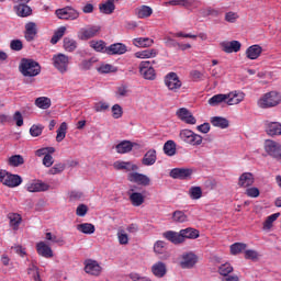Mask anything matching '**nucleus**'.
<instances>
[{
  "label": "nucleus",
  "instance_id": "40",
  "mask_svg": "<svg viewBox=\"0 0 281 281\" xmlns=\"http://www.w3.org/2000/svg\"><path fill=\"white\" fill-rule=\"evenodd\" d=\"M201 14L202 16H212L213 19H218V16L223 14V11H221V9L207 7L205 9H202Z\"/></svg>",
  "mask_w": 281,
  "mask_h": 281
},
{
  "label": "nucleus",
  "instance_id": "32",
  "mask_svg": "<svg viewBox=\"0 0 281 281\" xmlns=\"http://www.w3.org/2000/svg\"><path fill=\"white\" fill-rule=\"evenodd\" d=\"M115 1L119 0H108L99 5L101 14H113L115 12Z\"/></svg>",
  "mask_w": 281,
  "mask_h": 281
},
{
  "label": "nucleus",
  "instance_id": "6",
  "mask_svg": "<svg viewBox=\"0 0 281 281\" xmlns=\"http://www.w3.org/2000/svg\"><path fill=\"white\" fill-rule=\"evenodd\" d=\"M153 63H155V60H145L139 64V74L145 80H155L157 78Z\"/></svg>",
  "mask_w": 281,
  "mask_h": 281
},
{
  "label": "nucleus",
  "instance_id": "56",
  "mask_svg": "<svg viewBox=\"0 0 281 281\" xmlns=\"http://www.w3.org/2000/svg\"><path fill=\"white\" fill-rule=\"evenodd\" d=\"M190 198L193 199L194 201L201 199L203 196V190H201V187H192L189 190Z\"/></svg>",
  "mask_w": 281,
  "mask_h": 281
},
{
  "label": "nucleus",
  "instance_id": "61",
  "mask_svg": "<svg viewBox=\"0 0 281 281\" xmlns=\"http://www.w3.org/2000/svg\"><path fill=\"white\" fill-rule=\"evenodd\" d=\"M43 128H45L43 125H32L30 134L32 137H41V135H43Z\"/></svg>",
  "mask_w": 281,
  "mask_h": 281
},
{
  "label": "nucleus",
  "instance_id": "23",
  "mask_svg": "<svg viewBox=\"0 0 281 281\" xmlns=\"http://www.w3.org/2000/svg\"><path fill=\"white\" fill-rule=\"evenodd\" d=\"M194 265H196V255L188 252L182 256V261L180 262L182 269H192Z\"/></svg>",
  "mask_w": 281,
  "mask_h": 281
},
{
  "label": "nucleus",
  "instance_id": "13",
  "mask_svg": "<svg viewBox=\"0 0 281 281\" xmlns=\"http://www.w3.org/2000/svg\"><path fill=\"white\" fill-rule=\"evenodd\" d=\"M127 181H131V183H137V186H150V178L138 172H130L127 175Z\"/></svg>",
  "mask_w": 281,
  "mask_h": 281
},
{
  "label": "nucleus",
  "instance_id": "3",
  "mask_svg": "<svg viewBox=\"0 0 281 281\" xmlns=\"http://www.w3.org/2000/svg\"><path fill=\"white\" fill-rule=\"evenodd\" d=\"M0 182L7 188H19L23 183V178L19 175H12L3 169H0Z\"/></svg>",
  "mask_w": 281,
  "mask_h": 281
},
{
  "label": "nucleus",
  "instance_id": "7",
  "mask_svg": "<svg viewBox=\"0 0 281 281\" xmlns=\"http://www.w3.org/2000/svg\"><path fill=\"white\" fill-rule=\"evenodd\" d=\"M53 65L59 74H67L69 69V56L59 53L53 56Z\"/></svg>",
  "mask_w": 281,
  "mask_h": 281
},
{
  "label": "nucleus",
  "instance_id": "39",
  "mask_svg": "<svg viewBox=\"0 0 281 281\" xmlns=\"http://www.w3.org/2000/svg\"><path fill=\"white\" fill-rule=\"evenodd\" d=\"M77 231L81 232V234H87V235L95 234V225L91 223L78 224Z\"/></svg>",
  "mask_w": 281,
  "mask_h": 281
},
{
  "label": "nucleus",
  "instance_id": "47",
  "mask_svg": "<svg viewBox=\"0 0 281 281\" xmlns=\"http://www.w3.org/2000/svg\"><path fill=\"white\" fill-rule=\"evenodd\" d=\"M65 32H67V27L65 26H60L58 31H55L53 37L50 38L52 45H56V43H58V41L65 36Z\"/></svg>",
  "mask_w": 281,
  "mask_h": 281
},
{
  "label": "nucleus",
  "instance_id": "10",
  "mask_svg": "<svg viewBox=\"0 0 281 281\" xmlns=\"http://www.w3.org/2000/svg\"><path fill=\"white\" fill-rule=\"evenodd\" d=\"M56 16L59 19H63L65 21H76L80 16V12L78 10L71 8V7H66L63 9H57L55 11Z\"/></svg>",
  "mask_w": 281,
  "mask_h": 281
},
{
  "label": "nucleus",
  "instance_id": "41",
  "mask_svg": "<svg viewBox=\"0 0 281 281\" xmlns=\"http://www.w3.org/2000/svg\"><path fill=\"white\" fill-rule=\"evenodd\" d=\"M164 153L165 155H168V157H173V155H177V144H175V140H167L165 143Z\"/></svg>",
  "mask_w": 281,
  "mask_h": 281
},
{
  "label": "nucleus",
  "instance_id": "26",
  "mask_svg": "<svg viewBox=\"0 0 281 281\" xmlns=\"http://www.w3.org/2000/svg\"><path fill=\"white\" fill-rule=\"evenodd\" d=\"M254 173L251 172H244L239 179H238V186L239 188H251V186H254Z\"/></svg>",
  "mask_w": 281,
  "mask_h": 281
},
{
  "label": "nucleus",
  "instance_id": "17",
  "mask_svg": "<svg viewBox=\"0 0 281 281\" xmlns=\"http://www.w3.org/2000/svg\"><path fill=\"white\" fill-rule=\"evenodd\" d=\"M245 100V94L240 91H232L226 94V104L234 106V104H240Z\"/></svg>",
  "mask_w": 281,
  "mask_h": 281
},
{
  "label": "nucleus",
  "instance_id": "42",
  "mask_svg": "<svg viewBox=\"0 0 281 281\" xmlns=\"http://www.w3.org/2000/svg\"><path fill=\"white\" fill-rule=\"evenodd\" d=\"M223 102H227V95L223 93L215 94L209 99L210 106H218V104H223Z\"/></svg>",
  "mask_w": 281,
  "mask_h": 281
},
{
  "label": "nucleus",
  "instance_id": "22",
  "mask_svg": "<svg viewBox=\"0 0 281 281\" xmlns=\"http://www.w3.org/2000/svg\"><path fill=\"white\" fill-rule=\"evenodd\" d=\"M162 236L173 245H181V243H183V236L181 235V231L179 233L173 231H167L162 234Z\"/></svg>",
  "mask_w": 281,
  "mask_h": 281
},
{
  "label": "nucleus",
  "instance_id": "31",
  "mask_svg": "<svg viewBox=\"0 0 281 281\" xmlns=\"http://www.w3.org/2000/svg\"><path fill=\"white\" fill-rule=\"evenodd\" d=\"M157 162V150L149 149L143 157L142 164L143 166H155Z\"/></svg>",
  "mask_w": 281,
  "mask_h": 281
},
{
  "label": "nucleus",
  "instance_id": "15",
  "mask_svg": "<svg viewBox=\"0 0 281 281\" xmlns=\"http://www.w3.org/2000/svg\"><path fill=\"white\" fill-rule=\"evenodd\" d=\"M133 148H139V144L133 143L131 140H122L115 146L116 153H119V155H126V153H131Z\"/></svg>",
  "mask_w": 281,
  "mask_h": 281
},
{
  "label": "nucleus",
  "instance_id": "58",
  "mask_svg": "<svg viewBox=\"0 0 281 281\" xmlns=\"http://www.w3.org/2000/svg\"><path fill=\"white\" fill-rule=\"evenodd\" d=\"M234 271V267H232L231 263H223L218 268V273L225 278V276H228V273H232Z\"/></svg>",
  "mask_w": 281,
  "mask_h": 281
},
{
  "label": "nucleus",
  "instance_id": "46",
  "mask_svg": "<svg viewBox=\"0 0 281 281\" xmlns=\"http://www.w3.org/2000/svg\"><path fill=\"white\" fill-rule=\"evenodd\" d=\"M247 249V244L235 243L231 245V254L232 256H238V254H243Z\"/></svg>",
  "mask_w": 281,
  "mask_h": 281
},
{
  "label": "nucleus",
  "instance_id": "11",
  "mask_svg": "<svg viewBox=\"0 0 281 281\" xmlns=\"http://www.w3.org/2000/svg\"><path fill=\"white\" fill-rule=\"evenodd\" d=\"M85 265V272L88 273V276H94L98 277L100 273H102V266L93 259H87L83 262Z\"/></svg>",
  "mask_w": 281,
  "mask_h": 281
},
{
  "label": "nucleus",
  "instance_id": "4",
  "mask_svg": "<svg viewBox=\"0 0 281 281\" xmlns=\"http://www.w3.org/2000/svg\"><path fill=\"white\" fill-rule=\"evenodd\" d=\"M180 139L190 146H201L203 144V136L194 133L192 130H182L180 132Z\"/></svg>",
  "mask_w": 281,
  "mask_h": 281
},
{
  "label": "nucleus",
  "instance_id": "57",
  "mask_svg": "<svg viewBox=\"0 0 281 281\" xmlns=\"http://www.w3.org/2000/svg\"><path fill=\"white\" fill-rule=\"evenodd\" d=\"M110 106L111 105H109V103L104 101H99L94 103L93 110L95 111V113H104V111H109Z\"/></svg>",
  "mask_w": 281,
  "mask_h": 281
},
{
  "label": "nucleus",
  "instance_id": "24",
  "mask_svg": "<svg viewBox=\"0 0 281 281\" xmlns=\"http://www.w3.org/2000/svg\"><path fill=\"white\" fill-rule=\"evenodd\" d=\"M115 170H126V172H135L139 170V167L131 161H115Z\"/></svg>",
  "mask_w": 281,
  "mask_h": 281
},
{
  "label": "nucleus",
  "instance_id": "59",
  "mask_svg": "<svg viewBox=\"0 0 281 281\" xmlns=\"http://www.w3.org/2000/svg\"><path fill=\"white\" fill-rule=\"evenodd\" d=\"M98 71L100 74H114V71H117V68L110 64H103L98 68Z\"/></svg>",
  "mask_w": 281,
  "mask_h": 281
},
{
  "label": "nucleus",
  "instance_id": "60",
  "mask_svg": "<svg viewBox=\"0 0 281 281\" xmlns=\"http://www.w3.org/2000/svg\"><path fill=\"white\" fill-rule=\"evenodd\" d=\"M122 115H124V110L122 109V106L120 104H114L112 106V117L114 120H120Z\"/></svg>",
  "mask_w": 281,
  "mask_h": 281
},
{
  "label": "nucleus",
  "instance_id": "2",
  "mask_svg": "<svg viewBox=\"0 0 281 281\" xmlns=\"http://www.w3.org/2000/svg\"><path fill=\"white\" fill-rule=\"evenodd\" d=\"M280 103L281 94L276 91L268 92L258 100V106L260 109H272V106H278Z\"/></svg>",
  "mask_w": 281,
  "mask_h": 281
},
{
  "label": "nucleus",
  "instance_id": "5",
  "mask_svg": "<svg viewBox=\"0 0 281 281\" xmlns=\"http://www.w3.org/2000/svg\"><path fill=\"white\" fill-rule=\"evenodd\" d=\"M165 86L169 91H172L173 93H177L179 89L183 86V82H181V79H179V75L177 72H169L165 76Z\"/></svg>",
  "mask_w": 281,
  "mask_h": 281
},
{
  "label": "nucleus",
  "instance_id": "64",
  "mask_svg": "<svg viewBox=\"0 0 281 281\" xmlns=\"http://www.w3.org/2000/svg\"><path fill=\"white\" fill-rule=\"evenodd\" d=\"M117 238L120 245H128V235L124 231H119L117 232Z\"/></svg>",
  "mask_w": 281,
  "mask_h": 281
},
{
  "label": "nucleus",
  "instance_id": "49",
  "mask_svg": "<svg viewBox=\"0 0 281 281\" xmlns=\"http://www.w3.org/2000/svg\"><path fill=\"white\" fill-rule=\"evenodd\" d=\"M280 217V213H274L266 218L263 222V229H271L273 227V223L278 221Z\"/></svg>",
  "mask_w": 281,
  "mask_h": 281
},
{
  "label": "nucleus",
  "instance_id": "34",
  "mask_svg": "<svg viewBox=\"0 0 281 281\" xmlns=\"http://www.w3.org/2000/svg\"><path fill=\"white\" fill-rule=\"evenodd\" d=\"M130 201L134 207H139L140 205H144L146 198L140 192H132L130 194Z\"/></svg>",
  "mask_w": 281,
  "mask_h": 281
},
{
  "label": "nucleus",
  "instance_id": "29",
  "mask_svg": "<svg viewBox=\"0 0 281 281\" xmlns=\"http://www.w3.org/2000/svg\"><path fill=\"white\" fill-rule=\"evenodd\" d=\"M26 190L27 192H47V190H49V184L43 181H37L27 184Z\"/></svg>",
  "mask_w": 281,
  "mask_h": 281
},
{
  "label": "nucleus",
  "instance_id": "9",
  "mask_svg": "<svg viewBox=\"0 0 281 281\" xmlns=\"http://www.w3.org/2000/svg\"><path fill=\"white\" fill-rule=\"evenodd\" d=\"M100 32H102V27L100 25H90L79 31L78 38H80V41H89L91 38H95Z\"/></svg>",
  "mask_w": 281,
  "mask_h": 281
},
{
  "label": "nucleus",
  "instance_id": "35",
  "mask_svg": "<svg viewBox=\"0 0 281 281\" xmlns=\"http://www.w3.org/2000/svg\"><path fill=\"white\" fill-rule=\"evenodd\" d=\"M180 234L182 236V243H186V238H189L191 240L199 238V231L191 227L181 229Z\"/></svg>",
  "mask_w": 281,
  "mask_h": 281
},
{
  "label": "nucleus",
  "instance_id": "43",
  "mask_svg": "<svg viewBox=\"0 0 281 281\" xmlns=\"http://www.w3.org/2000/svg\"><path fill=\"white\" fill-rule=\"evenodd\" d=\"M8 164L12 168H19V166H23V164H25V159L21 155H13L9 158Z\"/></svg>",
  "mask_w": 281,
  "mask_h": 281
},
{
  "label": "nucleus",
  "instance_id": "54",
  "mask_svg": "<svg viewBox=\"0 0 281 281\" xmlns=\"http://www.w3.org/2000/svg\"><path fill=\"white\" fill-rule=\"evenodd\" d=\"M56 153V148L54 147H43L35 151L36 157H46V155H54Z\"/></svg>",
  "mask_w": 281,
  "mask_h": 281
},
{
  "label": "nucleus",
  "instance_id": "27",
  "mask_svg": "<svg viewBox=\"0 0 281 281\" xmlns=\"http://www.w3.org/2000/svg\"><path fill=\"white\" fill-rule=\"evenodd\" d=\"M134 14L137 19H149V16H153V8L143 4L134 10Z\"/></svg>",
  "mask_w": 281,
  "mask_h": 281
},
{
  "label": "nucleus",
  "instance_id": "21",
  "mask_svg": "<svg viewBox=\"0 0 281 281\" xmlns=\"http://www.w3.org/2000/svg\"><path fill=\"white\" fill-rule=\"evenodd\" d=\"M36 249L38 256H42L43 258H54V251L52 250V247L45 244V241L37 243Z\"/></svg>",
  "mask_w": 281,
  "mask_h": 281
},
{
  "label": "nucleus",
  "instance_id": "55",
  "mask_svg": "<svg viewBox=\"0 0 281 281\" xmlns=\"http://www.w3.org/2000/svg\"><path fill=\"white\" fill-rule=\"evenodd\" d=\"M65 164L57 162L48 170V175H60L61 172H65Z\"/></svg>",
  "mask_w": 281,
  "mask_h": 281
},
{
  "label": "nucleus",
  "instance_id": "14",
  "mask_svg": "<svg viewBox=\"0 0 281 281\" xmlns=\"http://www.w3.org/2000/svg\"><path fill=\"white\" fill-rule=\"evenodd\" d=\"M177 117L181 120V122H184V124H196V119L194 115H192V112L188 110L187 108H180L176 112Z\"/></svg>",
  "mask_w": 281,
  "mask_h": 281
},
{
  "label": "nucleus",
  "instance_id": "1",
  "mask_svg": "<svg viewBox=\"0 0 281 281\" xmlns=\"http://www.w3.org/2000/svg\"><path fill=\"white\" fill-rule=\"evenodd\" d=\"M20 74L24 78H35L41 74V64L34 59L23 58L19 66Z\"/></svg>",
  "mask_w": 281,
  "mask_h": 281
},
{
  "label": "nucleus",
  "instance_id": "25",
  "mask_svg": "<svg viewBox=\"0 0 281 281\" xmlns=\"http://www.w3.org/2000/svg\"><path fill=\"white\" fill-rule=\"evenodd\" d=\"M266 133L270 137H276L281 135V123L280 122H267L266 123Z\"/></svg>",
  "mask_w": 281,
  "mask_h": 281
},
{
  "label": "nucleus",
  "instance_id": "52",
  "mask_svg": "<svg viewBox=\"0 0 281 281\" xmlns=\"http://www.w3.org/2000/svg\"><path fill=\"white\" fill-rule=\"evenodd\" d=\"M166 5H178L179 8H192L190 0H170L166 2Z\"/></svg>",
  "mask_w": 281,
  "mask_h": 281
},
{
  "label": "nucleus",
  "instance_id": "50",
  "mask_svg": "<svg viewBox=\"0 0 281 281\" xmlns=\"http://www.w3.org/2000/svg\"><path fill=\"white\" fill-rule=\"evenodd\" d=\"M172 221L173 223H187L188 215L183 211H175L172 213Z\"/></svg>",
  "mask_w": 281,
  "mask_h": 281
},
{
  "label": "nucleus",
  "instance_id": "53",
  "mask_svg": "<svg viewBox=\"0 0 281 281\" xmlns=\"http://www.w3.org/2000/svg\"><path fill=\"white\" fill-rule=\"evenodd\" d=\"M27 273L33 278L34 281H41V273H38V267H36L34 263L29 266Z\"/></svg>",
  "mask_w": 281,
  "mask_h": 281
},
{
  "label": "nucleus",
  "instance_id": "51",
  "mask_svg": "<svg viewBox=\"0 0 281 281\" xmlns=\"http://www.w3.org/2000/svg\"><path fill=\"white\" fill-rule=\"evenodd\" d=\"M67 137V123L63 122L57 130L56 142L60 143Z\"/></svg>",
  "mask_w": 281,
  "mask_h": 281
},
{
  "label": "nucleus",
  "instance_id": "63",
  "mask_svg": "<svg viewBox=\"0 0 281 281\" xmlns=\"http://www.w3.org/2000/svg\"><path fill=\"white\" fill-rule=\"evenodd\" d=\"M128 95V87L122 85L116 88L115 97L116 98H126Z\"/></svg>",
  "mask_w": 281,
  "mask_h": 281
},
{
  "label": "nucleus",
  "instance_id": "16",
  "mask_svg": "<svg viewBox=\"0 0 281 281\" xmlns=\"http://www.w3.org/2000/svg\"><path fill=\"white\" fill-rule=\"evenodd\" d=\"M194 171L190 168H175L170 171V177L172 179H190Z\"/></svg>",
  "mask_w": 281,
  "mask_h": 281
},
{
  "label": "nucleus",
  "instance_id": "44",
  "mask_svg": "<svg viewBox=\"0 0 281 281\" xmlns=\"http://www.w3.org/2000/svg\"><path fill=\"white\" fill-rule=\"evenodd\" d=\"M35 105H37L38 109L47 110L52 106V100L47 97H40L35 100Z\"/></svg>",
  "mask_w": 281,
  "mask_h": 281
},
{
  "label": "nucleus",
  "instance_id": "36",
  "mask_svg": "<svg viewBox=\"0 0 281 281\" xmlns=\"http://www.w3.org/2000/svg\"><path fill=\"white\" fill-rule=\"evenodd\" d=\"M14 10H15L18 16L25 18V16H30L32 14V8L27 4H16L14 7Z\"/></svg>",
  "mask_w": 281,
  "mask_h": 281
},
{
  "label": "nucleus",
  "instance_id": "33",
  "mask_svg": "<svg viewBox=\"0 0 281 281\" xmlns=\"http://www.w3.org/2000/svg\"><path fill=\"white\" fill-rule=\"evenodd\" d=\"M133 45L135 47H153L155 40L149 37H136L133 40Z\"/></svg>",
  "mask_w": 281,
  "mask_h": 281
},
{
  "label": "nucleus",
  "instance_id": "45",
  "mask_svg": "<svg viewBox=\"0 0 281 281\" xmlns=\"http://www.w3.org/2000/svg\"><path fill=\"white\" fill-rule=\"evenodd\" d=\"M77 47H78V42H76V40L70 37L64 38V49L66 52H75Z\"/></svg>",
  "mask_w": 281,
  "mask_h": 281
},
{
  "label": "nucleus",
  "instance_id": "30",
  "mask_svg": "<svg viewBox=\"0 0 281 281\" xmlns=\"http://www.w3.org/2000/svg\"><path fill=\"white\" fill-rule=\"evenodd\" d=\"M9 225L13 229V232H19V227L21 223H23V217H21V214L18 213H9Z\"/></svg>",
  "mask_w": 281,
  "mask_h": 281
},
{
  "label": "nucleus",
  "instance_id": "12",
  "mask_svg": "<svg viewBox=\"0 0 281 281\" xmlns=\"http://www.w3.org/2000/svg\"><path fill=\"white\" fill-rule=\"evenodd\" d=\"M220 47L225 54H238V52H240V47H243V44H240L238 41H223L220 43Z\"/></svg>",
  "mask_w": 281,
  "mask_h": 281
},
{
  "label": "nucleus",
  "instance_id": "48",
  "mask_svg": "<svg viewBox=\"0 0 281 281\" xmlns=\"http://www.w3.org/2000/svg\"><path fill=\"white\" fill-rule=\"evenodd\" d=\"M90 47H92V49L94 52H102L106 54V44L104 43V41H91L90 42Z\"/></svg>",
  "mask_w": 281,
  "mask_h": 281
},
{
  "label": "nucleus",
  "instance_id": "19",
  "mask_svg": "<svg viewBox=\"0 0 281 281\" xmlns=\"http://www.w3.org/2000/svg\"><path fill=\"white\" fill-rule=\"evenodd\" d=\"M151 273L155 278H165L166 273H168V267L164 261H157L151 266Z\"/></svg>",
  "mask_w": 281,
  "mask_h": 281
},
{
  "label": "nucleus",
  "instance_id": "8",
  "mask_svg": "<svg viewBox=\"0 0 281 281\" xmlns=\"http://www.w3.org/2000/svg\"><path fill=\"white\" fill-rule=\"evenodd\" d=\"M265 150L270 157H273V159L281 161V144L280 143L272 139H267L265 142Z\"/></svg>",
  "mask_w": 281,
  "mask_h": 281
},
{
  "label": "nucleus",
  "instance_id": "18",
  "mask_svg": "<svg viewBox=\"0 0 281 281\" xmlns=\"http://www.w3.org/2000/svg\"><path fill=\"white\" fill-rule=\"evenodd\" d=\"M126 45L122 43L112 44L105 48V54H109L110 56H122V54H126Z\"/></svg>",
  "mask_w": 281,
  "mask_h": 281
},
{
  "label": "nucleus",
  "instance_id": "37",
  "mask_svg": "<svg viewBox=\"0 0 281 281\" xmlns=\"http://www.w3.org/2000/svg\"><path fill=\"white\" fill-rule=\"evenodd\" d=\"M159 54V50L156 48L145 49L135 53V58H155Z\"/></svg>",
  "mask_w": 281,
  "mask_h": 281
},
{
  "label": "nucleus",
  "instance_id": "28",
  "mask_svg": "<svg viewBox=\"0 0 281 281\" xmlns=\"http://www.w3.org/2000/svg\"><path fill=\"white\" fill-rule=\"evenodd\" d=\"M262 54V47L258 44L251 45L246 49V56L249 60H257Z\"/></svg>",
  "mask_w": 281,
  "mask_h": 281
},
{
  "label": "nucleus",
  "instance_id": "62",
  "mask_svg": "<svg viewBox=\"0 0 281 281\" xmlns=\"http://www.w3.org/2000/svg\"><path fill=\"white\" fill-rule=\"evenodd\" d=\"M245 194H247L250 199H258V196H260V189L256 187H248Z\"/></svg>",
  "mask_w": 281,
  "mask_h": 281
},
{
  "label": "nucleus",
  "instance_id": "20",
  "mask_svg": "<svg viewBox=\"0 0 281 281\" xmlns=\"http://www.w3.org/2000/svg\"><path fill=\"white\" fill-rule=\"evenodd\" d=\"M36 34H38V29H36V23H34V22L26 23L24 38L29 43H32V41H34V38H36Z\"/></svg>",
  "mask_w": 281,
  "mask_h": 281
},
{
  "label": "nucleus",
  "instance_id": "38",
  "mask_svg": "<svg viewBox=\"0 0 281 281\" xmlns=\"http://www.w3.org/2000/svg\"><path fill=\"white\" fill-rule=\"evenodd\" d=\"M211 124L217 128H227L229 126V121L223 116L211 117Z\"/></svg>",
  "mask_w": 281,
  "mask_h": 281
}]
</instances>
